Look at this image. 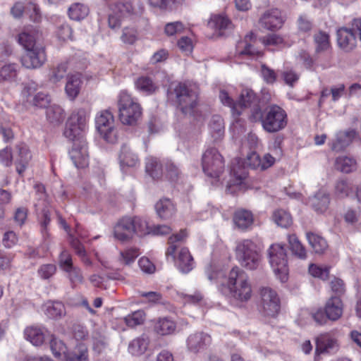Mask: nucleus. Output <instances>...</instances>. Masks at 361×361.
<instances>
[{"label": "nucleus", "mask_w": 361, "mask_h": 361, "mask_svg": "<svg viewBox=\"0 0 361 361\" xmlns=\"http://www.w3.org/2000/svg\"><path fill=\"white\" fill-rule=\"evenodd\" d=\"M222 286L228 296L239 302H247L252 295V288L247 274L238 267L228 273L226 282Z\"/></svg>", "instance_id": "1"}, {"label": "nucleus", "mask_w": 361, "mask_h": 361, "mask_svg": "<svg viewBox=\"0 0 361 361\" xmlns=\"http://www.w3.org/2000/svg\"><path fill=\"white\" fill-rule=\"evenodd\" d=\"M118 118L126 126L137 124L142 115V109L137 99L128 92L121 91L118 98Z\"/></svg>", "instance_id": "2"}, {"label": "nucleus", "mask_w": 361, "mask_h": 361, "mask_svg": "<svg viewBox=\"0 0 361 361\" xmlns=\"http://www.w3.org/2000/svg\"><path fill=\"white\" fill-rule=\"evenodd\" d=\"M174 92L176 102L183 114L196 118L201 116L197 109L199 92L195 87L180 82L174 88Z\"/></svg>", "instance_id": "3"}, {"label": "nucleus", "mask_w": 361, "mask_h": 361, "mask_svg": "<svg viewBox=\"0 0 361 361\" xmlns=\"http://www.w3.org/2000/svg\"><path fill=\"white\" fill-rule=\"evenodd\" d=\"M287 123V114L281 106L273 104L265 109L262 128L266 132L270 133L279 132L283 130Z\"/></svg>", "instance_id": "4"}, {"label": "nucleus", "mask_w": 361, "mask_h": 361, "mask_svg": "<svg viewBox=\"0 0 361 361\" xmlns=\"http://www.w3.org/2000/svg\"><path fill=\"white\" fill-rule=\"evenodd\" d=\"M87 113L84 109H78L69 116L64 130V135L68 140L85 138L83 133L87 128Z\"/></svg>", "instance_id": "5"}, {"label": "nucleus", "mask_w": 361, "mask_h": 361, "mask_svg": "<svg viewBox=\"0 0 361 361\" xmlns=\"http://www.w3.org/2000/svg\"><path fill=\"white\" fill-rule=\"evenodd\" d=\"M202 166L207 176L218 178L224 170V159L217 149L209 147L202 154Z\"/></svg>", "instance_id": "6"}, {"label": "nucleus", "mask_w": 361, "mask_h": 361, "mask_svg": "<svg viewBox=\"0 0 361 361\" xmlns=\"http://www.w3.org/2000/svg\"><path fill=\"white\" fill-rule=\"evenodd\" d=\"M96 128L107 142L115 143L118 139V130L114 126V117L109 110L100 111L95 118Z\"/></svg>", "instance_id": "7"}, {"label": "nucleus", "mask_w": 361, "mask_h": 361, "mask_svg": "<svg viewBox=\"0 0 361 361\" xmlns=\"http://www.w3.org/2000/svg\"><path fill=\"white\" fill-rule=\"evenodd\" d=\"M268 256L276 276L281 283H286L288 279V267L285 250H269Z\"/></svg>", "instance_id": "8"}, {"label": "nucleus", "mask_w": 361, "mask_h": 361, "mask_svg": "<svg viewBox=\"0 0 361 361\" xmlns=\"http://www.w3.org/2000/svg\"><path fill=\"white\" fill-rule=\"evenodd\" d=\"M261 306L263 313L269 317L276 316L280 310V300L276 292L269 287L260 289Z\"/></svg>", "instance_id": "9"}, {"label": "nucleus", "mask_w": 361, "mask_h": 361, "mask_svg": "<svg viewBox=\"0 0 361 361\" xmlns=\"http://www.w3.org/2000/svg\"><path fill=\"white\" fill-rule=\"evenodd\" d=\"M73 147L69 151V155L77 168H85L89 164V154L87 142L85 138L71 140Z\"/></svg>", "instance_id": "10"}, {"label": "nucleus", "mask_w": 361, "mask_h": 361, "mask_svg": "<svg viewBox=\"0 0 361 361\" xmlns=\"http://www.w3.org/2000/svg\"><path fill=\"white\" fill-rule=\"evenodd\" d=\"M45 49L42 45L25 50L21 58L22 65L28 69L40 68L46 61Z\"/></svg>", "instance_id": "11"}, {"label": "nucleus", "mask_w": 361, "mask_h": 361, "mask_svg": "<svg viewBox=\"0 0 361 361\" xmlns=\"http://www.w3.org/2000/svg\"><path fill=\"white\" fill-rule=\"evenodd\" d=\"M42 38V32L39 27L29 25L18 35V42L26 50L40 46L38 42Z\"/></svg>", "instance_id": "12"}, {"label": "nucleus", "mask_w": 361, "mask_h": 361, "mask_svg": "<svg viewBox=\"0 0 361 361\" xmlns=\"http://www.w3.org/2000/svg\"><path fill=\"white\" fill-rule=\"evenodd\" d=\"M260 26L267 30L276 31L283 23L281 11L278 8L266 11L259 20Z\"/></svg>", "instance_id": "13"}, {"label": "nucleus", "mask_w": 361, "mask_h": 361, "mask_svg": "<svg viewBox=\"0 0 361 361\" xmlns=\"http://www.w3.org/2000/svg\"><path fill=\"white\" fill-rule=\"evenodd\" d=\"M336 41L338 47L345 52L352 51L357 46L355 34L350 28L346 27L337 29Z\"/></svg>", "instance_id": "14"}, {"label": "nucleus", "mask_w": 361, "mask_h": 361, "mask_svg": "<svg viewBox=\"0 0 361 361\" xmlns=\"http://www.w3.org/2000/svg\"><path fill=\"white\" fill-rule=\"evenodd\" d=\"M135 227L132 217L121 219L114 227V236L121 242H128L135 235Z\"/></svg>", "instance_id": "15"}, {"label": "nucleus", "mask_w": 361, "mask_h": 361, "mask_svg": "<svg viewBox=\"0 0 361 361\" xmlns=\"http://www.w3.org/2000/svg\"><path fill=\"white\" fill-rule=\"evenodd\" d=\"M276 158L267 153L262 158L257 152H252L247 156V164L252 169L260 171H265L272 166Z\"/></svg>", "instance_id": "16"}, {"label": "nucleus", "mask_w": 361, "mask_h": 361, "mask_svg": "<svg viewBox=\"0 0 361 361\" xmlns=\"http://www.w3.org/2000/svg\"><path fill=\"white\" fill-rule=\"evenodd\" d=\"M236 257L240 265L248 269H257L261 259L256 250H236Z\"/></svg>", "instance_id": "17"}, {"label": "nucleus", "mask_w": 361, "mask_h": 361, "mask_svg": "<svg viewBox=\"0 0 361 361\" xmlns=\"http://www.w3.org/2000/svg\"><path fill=\"white\" fill-rule=\"evenodd\" d=\"M233 222L238 230L246 231L250 230L254 224V215L250 210L240 208L234 212Z\"/></svg>", "instance_id": "18"}, {"label": "nucleus", "mask_w": 361, "mask_h": 361, "mask_svg": "<svg viewBox=\"0 0 361 361\" xmlns=\"http://www.w3.org/2000/svg\"><path fill=\"white\" fill-rule=\"evenodd\" d=\"M357 134L355 129L339 131L337 133L335 140L329 142V146L333 151L341 152L353 142Z\"/></svg>", "instance_id": "19"}, {"label": "nucleus", "mask_w": 361, "mask_h": 361, "mask_svg": "<svg viewBox=\"0 0 361 361\" xmlns=\"http://www.w3.org/2000/svg\"><path fill=\"white\" fill-rule=\"evenodd\" d=\"M211 343V336L204 332H196L190 334L187 340L188 349L194 353L205 349Z\"/></svg>", "instance_id": "20"}, {"label": "nucleus", "mask_w": 361, "mask_h": 361, "mask_svg": "<svg viewBox=\"0 0 361 361\" xmlns=\"http://www.w3.org/2000/svg\"><path fill=\"white\" fill-rule=\"evenodd\" d=\"M35 88L30 85L25 86L23 91V96L26 98L27 102L32 103L34 106L39 108H47L50 103V97L46 93L39 92L34 94Z\"/></svg>", "instance_id": "21"}, {"label": "nucleus", "mask_w": 361, "mask_h": 361, "mask_svg": "<svg viewBox=\"0 0 361 361\" xmlns=\"http://www.w3.org/2000/svg\"><path fill=\"white\" fill-rule=\"evenodd\" d=\"M114 9L118 17L121 18L141 13L143 11V6L139 2L118 1L114 4Z\"/></svg>", "instance_id": "22"}, {"label": "nucleus", "mask_w": 361, "mask_h": 361, "mask_svg": "<svg viewBox=\"0 0 361 361\" xmlns=\"http://www.w3.org/2000/svg\"><path fill=\"white\" fill-rule=\"evenodd\" d=\"M325 312L331 321L339 319L343 312V304L339 297H331L326 302Z\"/></svg>", "instance_id": "23"}, {"label": "nucleus", "mask_w": 361, "mask_h": 361, "mask_svg": "<svg viewBox=\"0 0 361 361\" xmlns=\"http://www.w3.org/2000/svg\"><path fill=\"white\" fill-rule=\"evenodd\" d=\"M166 255H171L173 258L176 255H178L177 264L180 270L183 273H188L192 269V257L189 250H172L170 252H166Z\"/></svg>", "instance_id": "24"}, {"label": "nucleus", "mask_w": 361, "mask_h": 361, "mask_svg": "<svg viewBox=\"0 0 361 361\" xmlns=\"http://www.w3.org/2000/svg\"><path fill=\"white\" fill-rule=\"evenodd\" d=\"M155 209L159 217L164 221L173 218L176 212V205L169 198H163L158 201Z\"/></svg>", "instance_id": "25"}, {"label": "nucleus", "mask_w": 361, "mask_h": 361, "mask_svg": "<svg viewBox=\"0 0 361 361\" xmlns=\"http://www.w3.org/2000/svg\"><path fill=\"white\" fill-rule=\"evenodd\" d=\"M254 35L251 32L246 35L244 39L240 40L237 43L235 48L236 55L253 57L261 54L260 51L255 49L250 43Z\"/></svg>", "instance_id": "26"}, {"label": "nucleus", "mask_w": 361, "mask_h": 361, "mask_svg": "<svg viewBox=\"0 0 361 361\" xmlns=\"http://www.w3.org/2000/svg\"><path fill=\"white\" fill-rule=\"evenodd\" d=\"M338 347L337 340L329 334H322L316 340V352L318 353H329Z\"/></svg>", "instance_id": "27"}, {"label": "nucleus", "mask_w": 361, "mask_h": 361, "mask_svg": "<svg viewBox=\"0 0 361 361\" xmlns=\"http://www.w3.org/2000/svg\"><path fill=\"white\" fill-rule=\"evenodd\" d=\"M17 148L18 157L15 161L16 171L19 175H23L32 159V155L29 148L25 145H18Z\"/></svg>", "instance_id": "28"}, {"label": "nucleus", "mask_w": 361, "mask_h": 361, "mask_svg": "<svg viewBox=\"0 0 361 361\" xmlns=\"http://www.w3.org/2000/svg\"><path fill=\"white\" fill-rule=\"evenodd\" d=\"M20 66L16 63H9L0 68V82H13L17 81Z\"/></svg>", "instance_id": "29"}, {"label": "nucleus", "mask_w": 361, "mask_h": 361, "mask_svg": "<svg viewBox=\"0 0 361 361\" xmlns=\"http://www.w3.org/2000/svg\"><path fill=\"white\" fill-rule=\"evenodd\" d=\"M310 204L312 208L317 213L325 212L330 203V197L328 193L324 191H318L311 199Z\"/></svg>", "instance_id": "30"}, {"label": "nucleus", "mask_w": 361, "mask_h": 361, "mask_svg": "<svg viewBox=\"0 0 361 361\" xmlns=\"http://www.w3.org/2000/svg\"><path fill=\"white\" fill-rule=\"evenodd\" d=\"M176 329V324L169 317L158 319L154 326V331L161 336L172 334Z\"/></svg>", "instance_id": "31"}, {"label": "nucleus", "mask_w": 361, "mask_h": 361, "mask_svg": "<svg viewBox=\"0 0 361 361\" xmlns=\"http://www.w3.org/2000/svg\"><path fill=\"white\" fill-rule=\"evenodd\" d=\"M209 129L215 142L221 140L224 135V122L223 118L219 115L213 116L209 124Z\"/></svg>", "instance_id": "32"}, {"label": "nucleus", "mask_w": 361, "mask_h": 361, "mask_svg": "<svg viewBox=\"0 0 361 361\" xmlns=\"http://www.w3.org/2000/svg\"><path fill=\"white\" fill-rule=\"evenodd\" d=\"M82 81L80 75H71L67 78L66 93L71 100H74L80 93Z\"/></svg>", "instance_id": "33"}, {"label": "nucleus", "mask_w": 361, "mask_h": 361, "mask_svg": "<svg viewBox=\"0 0 361 361\" xmlns=\"http://www.w3.org/2000/svg\"><path fill=\"white\" fill-rule=\"evenodd\" d=\"M354 191L353 183L347 179H338L334 185V195L338 199L349 197Z\"/></svg>", "instance_id": "34"}, {"label": "nucleus", "mask_w": 361, "mask_h": 361, "mask_svg": "<svg viewBox=\"0 0 361 361\" xmlns=\"http://www.w3.org/2000/svg\"><path fill=\"white\" fill-rule=\"evenodd\" d=\"M258 97L256 93L250 88H244L242 90L239 99L237 101L238 109L247 108L252 105L257 104Z\"/></svg>", "instance_id": "35"}, {"label": "nucleus", "mask_w": 361, "mask_h": 361, "mask_svg": "<svg viewBox=\"0 0 361 361\" xmlns=\"http://www.w3.org/2000/svg\"><path fill=\"white\" fill-rule=\"evenodd\" d=\"M145 171L154 180H159L163 176V167L160 161L155 157L147 158Z\"/></svg>", "instance_id": "36"}, {"label": "nucleus", "mask_w": 361, "mask_h": 361, "mask_svg": "<svg viewBox=\"0 0 361 361\" xmlns=\"http://www.w3.org/2000/svg\"><path fill=\"white\" fill-rule=\"evenodd\" d=\"M314 42L316 44L315 52L317 54L331 49L330 36L324 31L319 30L315 33L314 35Z\"/></svg>", "instance_id": "37"}, {"label": "nucleus", "mask_w": 361, "mask_h": 361, "mask_svg": "<svg viewBox=\"0 0 361 361\" xmlns=\"http://www.w3.org/2000/svg\"><path fill=\"white\" fill-rule=\"evenodd\" d=\"M148 345L149 338L142 335L130 343L128 350L133 355H140L147 350Z\"/></svg>", "instance_id": "38"}, {"label": "nucleus", "mask_w": 361, "mask_h": 361, "mask_svg": "<svg viewBox=\"0 0 361 361\" xmlns=\"http://www.w3.org/2000/svg\"><path fill=\"white\" fill-rule=\"evenodd\" d=\"M50 348L54 355L57 358H64L68 361V357H71L74 354L73 353H68L67 348L63 342L56 338H52L50 341Z\"/></svg>", "instance_id": "39"}, {"label": "nucleus", "mask_w": 361, "mask_h": 361, "mask_svg": "<svg viewBox=\"0 0 361 361\" xmlns=\"http://www.w3.org/2000/svg\"><path fill=\"white\" fill-rule=\"evenodd\" d=\"M46 116L47 120L53 124L59 125L65 118L63 109L59 105H51L47 108Z\"/></svg>", "instance_id": "40"}, {"label": "nucleus", "mask_w": 361, "mask_h": 361, "mask_svg": "<svg viewBox=\"0 0 361 361\" xmlns=\"http://www.w3.org/2000/svg\"><path fill=\"white\" fill-rule=\"evenodd\" d=\"M68 13L71 19L79 21L87 16L89 8L83 4L75 3L69 7Z\"/></svg>", "instance_id": "41"}, {"label": "nucleus", "mask_w": 361, "mask_h": 361, "mask_svg": "<svg viewBox=\"0 0 361 361\" xmlns=\"http://www.w3.org/2000/svg\"><path fill=\"white\" fill-rule=\"evenodd\" d=\"M25 336L34 345H41L44 341V334L39 328L30 326L25 330Z\"/></svg>", "instance_id": "42"}, {"label": "nucleus", "mask_w": 361, "mask_h": 361, "mask_svg": "<svg viewBox=\"0 0 361 361\" xmlns=\"http://www.w3.org/2000/svg\"><path fill=\"white\" fill-rule=\"evenodd\" d=\"M121 165L129 167L135 166L138 162L137 156L126 145H123L119 156Z\"/></svg>", "instance_id": "43"}, {"label": "nucleus", "mask_w": 361, "mask_h": 361, "mask_svg": "<svg viewBox=\"0 0 361 361\" xmlns=\"http://www.w3.org/2000/svg\"><path fill=\"white\" fill-rule=\"evenodd\" d=\"M208 25L221 32L223 30L231 28L232 23L226 16L216 15L211 18Z\"/></svg>", "instance_id": "44"}, {"label": "nucleus", "mask_w": 361, "mask_h": 361, "mask_svg": "<svg viewBox=\"0 0 361 361\" xmlns=\"http://www.w3.org/2000/svg\"><path fill=\"white\" fill-rule=\"evenodd\" d=\"M45 313L49 318L59 319L65 315V307L61 302H48Z\"/></svg>", "instance_id": "45"}, {"label": "nucleus", "mask_w": 361, "mask_h": 361, "mask_svg": "<svg viewBox=\"0 0 361 361\" xmlns=\"http://www.w3.org/2000/svg\"><path fill=\"white\" fill-rule=\"evenodd\" d=\"M335 166L341 172L348 173L355 170L356 161L348 157H339L336 159Z\"/></svg>", "instance_id": "46"}, {"label": "nucleus", "mask_w": 361, "mask_h": 361, "mask_svg": "<svg viewBox=\"0 0 361 361\" xmlns=\"http://www.w3.org/2000/svg\"><path fill=\"white\" fill-rule=\"evenodd\" d=\"M272 218L278 226L283 228H288L293 222L290 214L284 209H277L274 211Z\"/></svg>", "instance_id": "47"}, {"label": "nucleus", "mask_w": 361, "mask_h": 361, "mask_svg": "<svg viewBox=\"0 0 361 361\" xmlns=\"http://www.w3.org/2000/svg\"><path fill=\"white\" fill-rule=\"evenodd\" d=\"M135 86L138 90L147 94L154 93L157 89L152 79L147 76H142L137 78L135 82Z\"/></svg>", "instance_id": "48"}, {"label": "nucleus", "mask_w": 361, "mask_h": 361, "mask_svg": "<svg viewBox=\"0 0 361 361\" xmlns=\"http://www.w3.org/2000/svg\"><path fill=\"white\" fill-rule=\"evenodd\" d=\"M133 218V226L135 227V234L139 236H144L151 234V227L146 219L139 216H134Z\"/></svg>", "instance_id": "49"}, {"label": "nucleus", "mask_w": 361, "mask_h": 361, "mask_svg": "<svg viewBox=\"0 0 361 361\" xmlns=\"http://www.w3.org/2000/svg\"><path fill=\"white\" fill-rule=\"evenodd\" d=\"M65 272L67 274V278L68 279L71 286L73 288L78 287L83 283L84 277L80 268L73 267L71 269L65 271Z\"/></svg>", "instance_id": "50"}, {"label": "nucleus", "mask_w": 361, "mask_h": 361, "mask_svg": "<svg viewBox=\"0 0 361 361\" xmlns=\"http://www.w3.org/2000/svg\"><path fill=\"white\" fill-rule=\"evenodd\" d=\"M181 176L179 167L172 161L169 160L165 163V177L171 182H176Z\"/></svg>", "instance_id": "51"}, {"label": "nucleus", "mask_w": 361, "mask_h": 361, "mask_svg": "<svg viewBox=\"0 0 361 361\" xmlns=\"http://www.w3.org/2000/svg\"><path fill=\"white\" fill-rule=\"evenodd\" d=\"M145 319V314L142 310H137L128 314L124 318V321L129 327H135L142 324Z\"/></svg>", "instance_id": "52"}, {"label": "nucleus", "mask_w": 361, "mask_h": 361, "mask_svg": "<svg viewBox=\"0 0 361 361\" xmlns=\"http://www.w3.org/2000/svg\"><path fill=\"white\" fill-rule=\"evenodd\" d=\"M58 221L60 226L65 230L68 235V240L71 243L72 248H80V247H84V245L81 243V242L73 235L71 234V228L66 223V220L62 217V216L57 213Z\"/></svg>", "instance_id": "53"}, {"label": "nucleus", "mask_w": 361, "mask_h": 361, "mask_svg": "<svg viewBox=\"0 0 361 361\" xmlns=\"http://www.w3.org/2000/svg\"><path fill=\"white\" fill-rule=\"evenodd\" d=\"M137 250H119L118 261L121 264L128 265L138 257Z\"/></svg>", "instance_id": "54"}, {"label": "nucleus", "mask_w": 361, "mask_h": 361, "mask_svg": "<svg viewBox=\"0 0 361 361\" xmlns=\"http://www.w3.org/2000/svg\"><path fill=\"white\" fill-rule=\"evenodd\" d=\"M307 238L309 245L312 248H327L328 247L326 239L319 234L312 232L307 233Z\"/></svg>", "instance_id": "55"}, {"label": "nucleus", "mask_w": 361, "mask_h": 361, "mask_svg": "<svg viewBox=\"0 0 361 361\" xmlns=\"http://www.w3.org/2000/svg\"><path fill=\"white\" fill-rule=\"evenodd\" d=\"M309 273L315 278H319L322 280H326L329 276V267H319L316 264H310L309 267Z\"/></svg>", "instance_id": "56"}, {"label": "nucleus", "mask_w": 361, "mask_h": 361, "mask_svg": "<svg viewBox=\"0 0 361 361\" xmlns=\"http://www.w3.org/2000/svg\"><path fill=\"white\" fill-rule=\"evenodd\" d=\"M188 237L186 229H181L178 233L171 235L169 238V248H177L183 243Z\"/></svg>", "instance_id": "57"}, {"label": "nucleus", "mask_w": 361, "mask_h": 361, "mask_svg": "<svg viewBox=\"0 0 361 361\" xmlns=\"http://www.w3.org/2000/svg\"><path fill=\"white\" fill-rule=\"evenodd\" d=\"M264 46H279L284 43L283 38L278 34H269L260 38Z\"/></svg>", "instance_id": "58"}, {"label": "nucleus", "mask_w": 361, "mask_h": 361, "mask_svg": "<svg viewBox=\"0 0 361 361\" xmlns=\"http://www.w3.org/2000/svg\"><path fill=\"white\" fill-rule=\"evenodd\" d=\"M56 266L54 264H45L42 265L38 269L39 276L44 280L52 277L56 272Z\"/></svg>", "instance_id": "59"}, {"label": "nucleus", "mask_w": 361, "mask_h": 361, "mask_svg": "<svg viewBox=\"0 0 361 361\" xmlns=\"http://www.w3.org/2000/svg\"><path fill=\"white\" fill-rule=\"evenodd\" d=\"M59 264L60 268L64 271L74 267L71 256L68 250H63L61 252L59 259Z\"/></svg>", "instance_id": "60"}, {"label": "nucleus", "mask_w": 361, "mask_h": 361, "mask_svg": "<svg viewBox=\"0 0 361 361\" xmlns=\"http://www.w3.org/2000/svg\"><path fill=\"white\" fill-rule=\"evenodd\" d=\"M219 99L223 104L231 107L233 113H235L237 115H240L241 114V112L238 109L237 102L233 101V99L228 95L226 91H220Z\"/></svg>", "instance_id": "61"}, {"label": "nucleus", "mask_w": 361, "mask_h": 361, "mask_svg": "<svg viewBox=\"0 0 361 361\" xmlns=\"http://www.w3.org/2000/svg\"><path fill=\"white\" fill-rule=\"evenodd\" d=\"M261 75L267 84H274L276 81L277 75L275 71L265 64L261 66Z\"/></svg>", "instance_id": "62"}, {"label": "nucleus", "mask_w": 361, "mask_h": 361, "mask_svg": "<svg viewBox=\"0 0 361 361\" xmlns=\"http://www.w3.org/2000/svg\"><path fill=\"white\" fill-rule=\"evenodd\" d=\"M331 291L336 295V297H341L345 291V284L341 279L334 278L330 282Z\"/></svg>", "instance_id": "63"}, {"label": "nucleus", "mask_w": 361, "mask_h": 361, "mask_svg": "<svg viewBox=\"0 0 361 361\" xmlns=\"http://www.w3.org/2000/svg\"><path fill=\"white\" fill-rule=\"evenodd\" d=\"M67 64L61 63L52 71L50 80L53 82H57L61 80L66 75L67 71Z\"/></svg>", "instance_id": "64"}]
</instances>
